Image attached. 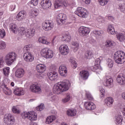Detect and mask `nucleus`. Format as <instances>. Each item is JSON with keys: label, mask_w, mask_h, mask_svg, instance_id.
<instances>
[{"label": "nucleus", "mask_w": 125, "mask_h": 125, "mask_svg": "<svg viewBox=\"0 0 125 125\" xmlns=\"http://www.w3.org/2000/svg\"><path fill=\"white\" fill-rule=\"evenodd\" d=\"M71 85L69 81L64 82H59L54 86L53 92L56 94H60L61 92L67 91L69 89V86Z\"/></svg>", "instance_id": "nucleus-1"}, {"label": "nucleus", "mask_w": 125, "mask_h": 125, "mask_svg": "<svg viewBox=\"0 0 125 125\" xmlns=\"http://www.w3.org/2000/svg\"><path fill=\"white\" fill-rule=\"evenodd\" d=\"M114 59L117 64H123L125 62V54L122 51H118L114 53Z\"/></svg>", "instance_id": "nucleus-2"}, {"label": "nucleus", "mask_w": 125, "mask_h": 125, "mask_svg": "<svg viewBox=\"0 0 125 125\" xmlns=\"http://www.w3.org/2000/svg\"><path fill=\"white\" fill-rule=\"evenodd\" d=\"M16 57H17V55L15 52H10L6 55L4 59L7 65L8 66L12 65L16 61Z\"/></svg>", "instance_id": "nucleus-3"}, {"label": "nucleus", "mask_w": 125, "mask_h": 125, "mask_svg": "<svg viewBox=\"0 0 125 125\" xmlns=\"http://www.w3.org/2000/svg\"><path fill=\"white\" fill-rule=\"evenodd\" d=\"M20 33L22 35H25L27 38H33L35 36V29H25L24 28H21L20 29Z\"/></svg>", "instance_id": "nucleus-4"}, {"label": "nucleus", "mask_w": 125, "mask_h": 125, "mask_svg": "<svg viewBox=\"0 0 125 125\" xmlns=\"http://www.w3.org/2000/svg\"><path fill=\"white\" fill-rule=\"evenodd\" d=\"M21 117L22 119H28L30 121L37 120V114L34 112H24L22 113Z\"/></svg>", "instance_id": "nucleus-5"}, {"label": "nucleus", "mask_w": 125, "mask_h": 125, "mask_svg": "<svg viewBox=\"0 0 125 125\" xmlns=\"http://www.w3.org/2000/svg\"><path fill=\"white\" fill-rule=\"evenodd\" d=\"M75 14L82 18H85L87 16V11L83 7H79L77 8V10L75 12Z\"/></svg>", "instance_id": "nucleus-6"}, {"label": "nucleus", "mask_w": 125, "mask_h": 125, "mask_svg": "<svg viewBox=\"0 0 125 125\" xmlns=\"http://www.w3.org/2000/svg\"><path fill=\"white\" fill-rule=\"evenodd\" d=\"M3 120L4 123L7 125H13L14 124V118L10 114H5Z\"/></svg>", "instance_id": "nucleus-7"}, {"label": "nucleus", "mask_w": 125, "mask_h": 125, "mask_svg": "<svg viewBox=\"0 0 125 125\" xmlns=\"http://www.w3.org/2000/svg\"><path fill=\"white\" fill-rule=\"evenodd\" d=\"M78 32L80 36L84 37L90 33V29L88 27L81 26L78 29Z\"/></svg>", "instance_id": "nucleus-8"}, {"label": "nucleus", "mask_w": 125, "mask_h": 125, "mask_svg": "<svg viewBox=\"0 0 125 125\" xmlns=\"http://www.w3.org/2000/svg\"><path fill=\"white\" fill-rule=\"evenodd\" d=\"M54 6L57 9L61 7V6L65 8L68 6V2L62 0H56Z\"/></svg>", "instance_id": "nucleus-9"}, {"label": "nucleus", "mask_w": 125, "mask_h": 125, "mask_svg": "<svg viewBox=\"0 0 125 125\" xmlns=\"http://www.w3.org/2000/svg\"><path fill=\"white\" fill-rule=\"evenodd\" d=\"M23 59L25 62H33L34 61V55L32 53L27 52L23 54Z\"/></svg>", "instance_id": "nucleus-10"}, {"label": "nucleus", "mask_w": 125, "mask_h": 125, "mask_svg": "<svg viewBox=\"0 0 125 125\" xmlns=\"http://www.w3.org/2000/svg\"><path fill=\"white\" fill-rule=\"evenodd\" d=\"M42 27L44 31H50L53 28V23L46 21L43 22L42 24Z\"/></svg>", "instance_id": "nucleus-11"}, {"label": "nucleus", "mask_w": 125, "mask_h": 125, "mask_svg": "<svg viewBox=\"0 0 125 125\" xmlns=\"http://www.w3.org/2000/svg\"><path fill=\"white\" fill-rule=\"evenodd\" d=\"M47 76L50 81H56L58 79V73L55 70L52 71L47 73Z\"/></svg>", "instance_id": "nucleus-12"}, {"label": "nucleus", "mask_w": 125, "mask_h": 125, "mask_svg": "<svg viewBox=\"0 0 125 125\" xmlns=\"http://www.w3.org/2000/svg\"><path fill=\"white\" fill-rule=\"evenodd\" d=\"M41 5L43 9H48L51 7V1L49 0H43Z\"/></svg>", "instance_id": "nucleus-13"}, {"label": "nucleus", "mask_w": 125, "mask_h": 125, "mask_svg": "<svg viewBox=\"0 0 125 125\" xmlns=\"http://www.w3.org/2000/svg\"><path fill=\"white\" fill-rule=\"evenodd\" d=\"M117 82L121 85H125V75L123 73L119 74L117 78Z\"/></svg>", "instance_id": "nucleus-14"}, {"label": "nucleus", "mask_w": 125, "mask_h": 125, "mask_svg": "<svg viewBox=\"0 0 125 125\" xmlns=\"http://www.w3.org/2000/svg\"><path fill=\"white\" fill-rule=\"evenodd\" d=\"M59 51L62 55H67L69 53V48L66 45H62L59 48Z\"/></svg>", "instance_id": "nucleus-15"}, {"label": "nucleus", "mask_w": 125, "mask_h": 125, "mask_svg": "<svg viewBox=\"0 0 125 125\" xmlns=\"http://www.w3.org/2000/svg\"><path fill=\"white\" fill-rule=\"evenodd\" d=\"M30 89L32 92L34 93H42V89L37 84H32L30 86Z\"/></svg>", "instance_id": "nucleus-16"}, {"label": "nucleus", "mask_w": 125, "mask_h": 125, "mask_svg": "<svg viewBox=\"0 0 125 125\" xmlns=\"http://www.w3.org/2000/svg\"><path fill=\"white\" fill-rule=\"evenodd\" d=\"M26 16L27 14L26 13V11H20L17 15V20H18V21H22L24 19H26Z\"/></svg>", "instance_id": "nucleus-17"}, {"label": "nucleus", "mask_w": 125, "mask_h": 125, "mask_svg": "<svg viewBox=\"0 0 125 125\" xmlns=\"http://www.w3.org/2000/svg\"><path fill=\"white\" fill-rule=\"evenodd\" d=\"M1 88L2 89L3 91L6 95H11L12 91L11 90L10 88L7 87V85L5 83H3L0 86Z\"/></svg>", "instance_id": "nucleus-18"}, {"label": "nucleus", "mask_w": 125, "mask_h": 125, "mask_svg": "<svg viewBox=\"0 0 125 125\" xmlns=\"http://www.w3.org/2000/svg\"><path fill=\"white\" fill-rule=\"evenodd\" d=\"M114 80L112 78H106L104 83V86H107L109 88L114 86Z\"/></svg>", "instance_id": "nucleus-19"}, {"label": "nucleus", "mask_w": 125, "mask_h": 125, "mask_svg": "<svg viewBox=\"0 0 125 125\" xmlns=\"http://www.w3.org/2000/svg\"><path fill=\"white\" fill-rule=\"evenodd\" d=\"M59 72L62 77H66L67 76V68L65 65H62L60 66Z\"/></svg>", "instance_id": "nucleus-20"}, {"label": "nucleus", "mask_w": 125, "mask_h": 125, "mask_svg": "<svg viewBox=\"0 0 125 125\" xmlns=\"http://www.w3.org/2000/svg\"><path fill=\"white\" fill-rule=\"evenodd\" d=\"M66 19H67L66 15L63 14H59L57 16V21L58 23H60L59 24H61V23L64 24L66 21Z\"/></svg>", "instance_id": "nucleus-21"}, {"label": "nucleus", "mask_w": 125, "mask_h": 125, "mask_svg": "<svg viewBox=\"0 0 125 125\" xmlns=\"http://www.w3.org/2000/svg\"><path fill=\"white\" fill-rule=\"evenodd\" d=\"M84 106L86 110H94L96 108L95 104L91 102H85Z\"/></svg>", "instance_id": "nucleus-22"}, {"label": "nucleus", "mask_w": 125, "mask_h": 125, "mask_svg": "<svg viewBox=\"0 0 125 125\" xmlns=\"http://www.w3.org/2000/svg\"><path fill=\"white\" fill-rule=\"evenodd\" d=\"M36 70L38 73H41L42 74L46 70V66L44 64H38L36 66Z\"/></svg>", "instance_id": "nucleus-23"}, {"label": "nucleus", "mask_w": 125, "mask_h": 125, "mask_svg": "<svg viewBox=\"0 0 125 125\" xmlns=\"http://www.w3.org/2000/svg\"><path fill=\"white\" fill-rule=\"evenodd\" d=\"M24 74H25L24 69L22 68H19L16 71L15 76L19 78H22V77L24 76Z\"/></svg>", "instance_id": "nucleus-24"}, {"label": "nucleus", "mask_w": 125, "mask_h": 125, "mask_svg": "<svg viewBox=\"0 0 125 125\" xmlns=\"http://www.w3.org/2000/svg\"><path fill=\"white\" fill-rule=\"evenodd\" d=\"M104 103L107 107H112L113 106V103H114V99L110 97L106 98L104 100Z\"/></svg>", "instance_id": "nucleus-25"}, {"label": "nucleus", "mask_w": 125, "mask_h": 125, "mask_svg": "<svg viewBox=\"0 0 125 125\" xmlns=\"http://www.w3.org/2000/svg\"><path fill=\"white\" fill-rule=\"evenodd\" d=\"M14 93L15 95L21 96V95H24L25 92L22 88H16L14 90Z\"/></svg>", "instance_id": "nucleus-26"}, {"label": "nucleus", "mask_w": 125, "mask_h": 125, "mask_svg": "<svg viewBox=\"0 0 125 125\" xmlns=\"http://www.w3.org/2000/svg\"><path fill=\"white\" fill-rule=\"evenodd\" d=\"M80 75L83 80H87L88 78L89 73L86 70H83L81 71Z\"/></svg>", "instance_id": "nucleus-27"}, {"label": "nucleus", "mask_w": 125, "mask_h": 125, "mask_svg": "<svg viewBox=\"0 0 125 125\" xmlns=\"http://www.w3.org/2000/svg\"><path fill=\"white\" fill-rule=\"evenodd\" d=\"M9 28L10 30L14 34H17V25L16 24L12 23L9 24Z\"/></svg>", "instance_id": "nucleus-28"}, {"label": "nucleus", "mask_w": 125, "mask_h": 125, "mask_svg": "<svg viewBox=\"0 0 125 125\" xmlns=\"http://www.w3.org/2000/svg\"><path fill=\"white\" fill-rule=\"evenodd\" d=\"M115 123L117 125H122V122H123V117L122 115L119 114L115 116Z\"/></svg>", "instance_id": "nucleus-29"}, {"label": "nucleus", "mask_w": 125, "mask_h": 125, "mask_svg": "<svg viewBox=\"0 0 125 125\" xmlns=\"http://www.w3.org/2000/svg\"><path fill=\"white\" fill-rule=\"evenodd\" d=\"M66 114L69 117H74L77 115V110L75 109H68L66 111Z\"/></svg>", "instance_id": "nucleus-30"}, {"label": "nucleus", "mask_w": 125, "mask_h": 125, "mask_svg": "<svg viewBox=\"0 0 125 125\" xmlns=\"http://www.w3.org/2000/svg\"><path fill=\"white\" fill-rule=\"evenodd\" d=\"M92 55H93L92 51L90 50H88L85 52L84 58H85V59H90L92 57Z\"/></svg>", "instance_id": "nucleus-31"}, {"label": "nucleus", "mask_w": 125, "mask_h": 125, "mask_svg": "<svg viewBox=\"0 0 125 125\" xmlns=\"http://www.w3.org/2000/svg\"><path fill=\"white\" fill-rule=\"evenodd\" d=\"M117 38L119 42H124L125 40V33H118L117 35Z\"/></svg>", "instance_id": "nucleus-32"}, {"label": "nucleus", "mask_w": 125, "mask_h": 125, "mask_svg": "<svg viewBox=\"0 0 125 125\" xmlns=\"http://www.w3.org/2000/svg\"><path fill=\"white\" fill-rule=\"evenodd\" d=\"M55 119H56V118L53 115L48 117L46 119V124H51V123H52L53 121H55Z\"/></svg>", "instance_id": "nucleus-33"}, {"label": "nucleus", "mask_w": 125, "mask_h": 125, "mask_svg": "<svg viewBox=\"0 0 125 125\" xmlns=\"http://www.w3.org/2000/svg\"><path fill=\"white\" fill-rule=\"evenodd\" d=\"M39 15V10L35 9L32 10L29 12V15L31 17V18L33 17H35L36 16H38Z\"/></svg>", "instance_id": "nucleus-34"}, {"label": "nucleus", "mask_w": 125, "mask_h": 125, "mask_svg": "<svg viewBox=\"0 0 125 125\" xmlns=\"http://www.w3.org/2000/svg\"><path fill=\"white\" fill-rule=\"evenodd\" d=\"M115 45V42L110 40H107L105 43V47H112Z\"/></svg>", "instance_id": "nucleus-35"}, {"label": "nucleus", "mask_w": 125, "mask_h": 125, "mask_svg": "<svg viewBox=\"0 0 125 125\" xmlns=\"http://www.w3.org/2000/svg\"><path fill=\"white\" fill-rule=\"evenodd\" d=\"M69 62L71 63V64H72V66L74 69L77 68V65L78 64H77V62H76V59H75V58L73 57H71L69 59Z\"/></svg>", "instance_id": "nucleus-36"}, {"label": "nucleus", "mask_w": 125, "mask_h": 125, "mask_svg": "<svg viewBox=\"0 0 125 125\" xmlns=\"http://www.w3.org/2000/svg\"><path fill=\"white\" fill-rule=\"evenodd\" d=\"M62 41L69 42L71 41V36L68 34H64L63 36H62Z\"/></svg>", "instance_id": "nucleus-37"}, {"label": "nucleus", "mask_w": 125, "mask_h": 125, "mask_svg": "<svg viewBox=\"0 0 125 125\" xmlns=\"http://www.w3.org/2000/svg\"><path fill=\"white\" fill-rule=\"evenodd\" d=\"M32 49V44H30L25 46L23 48V52L26 53V52H30V50Z\"/></svg>", "instance_id": "nucleus-38"}, {"label": "nucleus", "mask_w": 125, "mask_h": 125, "mask_svg": "<svg viewBox=\"0 0 125 125\" xmlns=\"http://www.w3.org/2000/svg\"><path fill=\"white\" fill-rule=\"evenodd\" d=\"M107 31L111 35H115V34H116V32H115V28H114V27H113V25H112L108 26Z\"/></svg>", "instance_id": "nucleus-39"}, {"label": "nucleus", "mask_w": 125, "mask_h": 125, "mask_svg": "<svg viewBox=\"0 0 125 125\" xmlns=\"http://www.w3.org/2000/svg\"><path fill=\"white\" fill-rule=\"evenodd\" d=\"M39 42L42 43H44V44H49V42L46 41L45 37H40L39 39Z\"/></svg>", "instance_id": "nucleus-40"}, {"label": "nucleus", "mask_w": 125, "mask_h": 125, "mask_svg": "<svg viewBox=\"0 0 125 125\" xmlns=\"http://www.w3.org/2000/svg\"><path fill=\"white\" fill-rule=\"evenodd\" d=\"M72 44L73 47V49L74 52L77 51L78 49H79V47L80 46V44L77 42H72Z\"/></svg>", "instance_id": "nucleus-41"}, {"label": "nucleus", "mask_w": 125, "mask_h": 125, "mask_svg": "<svg viewBox=\"0 0 125 125\" xmlns=\"http://www.w3.org/2000/svg\"><path fill=\"white\" fill-rule=\"evenodd\" d=\"M48 51V49L47 48H44L41 51V55L42 57L44 58H46L47 55V52Z\"/></svg>", "instance_id": "nucleus-42"}, {"label": "nucleus", "mask_w": 125, "mask_h": 125, "mask_svg": "<svg viewBox=\"0 0 125 125\" xmlns=\"http://www.w3.org/2000/svg\"><path fill=\"white\" fill-rule=\"evenodd\" d=\"M10 68L9 67H5L3 69V73L4 76H8L10 72Z\"/></svg>", "instance_id": "nucleus-43"}, {"label": "nucleus", "mask_w": 125, "mask_h": 125, "mask_svg": "<svg viewBox=\"0 0 125 125\" xmlns=\"http://www.w3.org/2000/svg\"><path fill=\"white\" fill-rule=\"evenodd\" d=\"M119 7L120 11L125 13V3H120L119 4Z\"/></svg>", "instance_id": "nucleus-44"}, {"label": "nucleus", "mask_w": 125, "mask_h": 125, "mask_svg": "<svg viewBox=\"0 0 125 125\" xmlns=\"http://www.w3.org/2000/svg\"><path fill=\"white\" fill-rule=\"evenodd\" d=\"M104 33V32L102 30H95L93 31V33L94 35H96V36H102V35H103Z\"/></svg>", "instance_id": "nucleus-45"}, {"label": "nucleus", "mask_w": 125, "mask_h": 125, "mask_svg": "<svg viewBox=\"0 0 125 125\" xmlns=\"http://www.w3.org/2000/svg\"><path fill=\"white\" fill-rule=\"evenodd\" d=\"M12 112L15 114H20V110L16 106H13L12 107Z\"/></svg>", "instance_id": "nucleus-46"}, {"label": "nucleus", "mask_w": 125, "mask_h": 125, "mask_svg": "<svg viewBox=\"0 0 125 125\" xmlns=\"http://www.w3.org/2000/svg\"><path fill=\"white\" fill-rule=\"evenodd\" d=\"M107 66H108L109 68H112L113 66H114V62L113 60L111 59H108L107 62Z\"/></svg>", "instance_id": "nucleus-47"}, {"label": "nucleus", "mask_w": 125, "mask_h": 125, "mask_svg": "<svg viewBox=\"0 0 125 125\" xmlns=\"http://www.w3.org/2000/svg\"><path fill=\"white\" fill-rule=\"evenodd\" d=\"M70 99H71V96H70L69 94H67L66 96L62 100V101L63 103H66V102L70 101Z\"/></svg>", "instance_id": "nucleus-48"}, {"label": "nucleus", "mask_w": 125, "mask_h": 125, "mask_svg": "<svg viewBox=\"0 0 125 125\" xmlns=\"http://www.w3.org/2000/svg\"><path fill=\"white\" fill-rule=\"evenodd\" d=\"M53 57V51L48 50L46 58H52Z\"/></svg>", "instance_id": "nucleus-49"}, {"label": "nucleus", "mask_w": 125, "mask_h": 125, "mask_svg": "<svg viewBox=\"0 0 125 125\" xmlns=\"http://www.w3.org/2000/svg\"><path fill=\"white\" fill-rule=\"evenodd\" d=\"M100 97L101 98H103L104 96H105V89L103 88H101L100 89Z\"/></svg>", "instance_id": "nucleus-50"}, {"label": "nucleus", "mask_w": 125, "mask_h": 125, "mask_svg": "<svg viewBox=\"0 0 125 125\" xmlns=\"http://www.w3.org/2000/svg\"><path fill=\"white\" fill-rule=\"evenodd\" d=\"M43 109H44V104H42L36 107V110H37V111H42Z\"/></svg>", "instance_id": "nucleus-51"}, {"label": "nucleus", "mask_w": 125, "mask_h": 125, "mask_svg": "<svg viewBox=\"0 0 125 125\" xmlns=\"http://www.w3.org/2000/svg\"><path fill=\"white\" fill-rule=\"evenodd\" d=\"M5 47H6V44L4 42H0V49H5Z\"/></svg>", "instance_id": "nucleus-52"}, {"label": "nucleus", "mask_w": 125, "mask_h": 125, "mask_svg": "<svg viewBox=\"0 0 125 125\" xmlns=\"http://www.w3.org/2000/svg\"><path fill=\"white\" fill-rule=\"evenodd\" d=\"M109 0H98V1L100 2L101 5H106V3H108Z\"/></svg>", "instance_id": "nucleus-53"}, {"label": "nucleus", "mask_w": 125, "mask_h": 125, "mask_svg": "<svg viewBox=\"0 0 125 125\" xmlns=\"http://www.w3.org/2000/svg\"><path fill=\"white\" fill-rule=\"evenodd\" d=\"M5 31L4 29H0V38H4L5 37Z\"/></svg>", "instance_id": "nucleus-54"}, {"label": "nucleus", "mask_w": 125, "mask_h": 125, "mask_svg": "<svg viewBox=\"0 0 125 125\" xmlns=\"http://www.w3.org/2000/svg\"><path fill=\"white\" fill-rule=\"evenodd\" d=\"M30 3L32 5H34V6H36L38 5V3H39V0H32Z\"/></svg>", "instance_id": "nucleus-55"}, {"label": "nucleus", "mask_w": 125, "mask_h": 125, "mask_svg": "<svg viewBox=\"0 0 125 125\" xmlns=\"http://www.w3.org/2000/svg\"><path fill=\"white\" fill-rule=\"evenodd\" d=\"M86 97H87V99L89 100H93V97L89 92L86 93Z\"/></svg>", "instance_id": "nucleus-56"}, {"label": "nucleus", "mask_w": 125, "mask_h": 125, "mask_svg": "<svg viewBox=\"0 0 125 125\" xmlns=\"http://www.w3.org/2000/svg\"><path fill=\"white\" fill-rule=\"evenodd\" d=\"M97 20L98 22H99L100 23H104V22H105V19H104L103 17L101 16H99Z\"/></svg>", "instance_id": "nucleus-57"}, {"label": "nucleus", "mask_w": 125, "mask_h": 125, "mask_svg": "<svg viewBox=\"0 0 125 125\" xmlns=\"http://www.w3.org/2000/svg\"><path fill=\"white\" fill-rule=\"evenodd\" d=\"M97 69H98V66L97 65L92 66L90 67V69L91 70V71H93V72H95Z\"/></svg>", "instance_id": "nucleus-58"}, {"label": "nucleus", "mask_w": 125, "mask_h": 125, "mask_svg": "<svg viewBox=\"0 0 125 125\" xmlns=\"http://www.w3.org/2000/svg\"><path fill=\"white\" fill-rule=\"evenodd\" d=\"M100 62H101V61L100 60V59L98 58L96 60L95 64L98 67V65H100Z\"/></svg>", "instance_id": "nucleus-59"}, {"label": "nucleus", "mask_w": 125, "mask_h": 125, "mask_svg": "<svg viewBox=\"0 0 125 125\" xmlns=\"http://www.w3.org/2000/svg\"><path fill=\"white\" fill-rule=\"evenodd\" d=\"M4 62V61H3V59H1L0 60V68H2V67H3Z\"/></svg>", "instance_id": "nucleus-60"}, {"label": "nucleus", "mask_w": 125, "mask_h": 125, "mask_svg": "<svg viewBox=\"0 0 125 125\" xmlns=\"http://www.w3.org/2000/svg\"><path fill=\"white\" fill-rule=\"evenodd\" d=\"M89 42L90 43H95V40L92 38H89Z\"/></svg>", "instance_id": "nucleus-61"}, {"label": "nucleus", "mask_w": 125, "mask_h": 125, "mask_svg": "<svg viewBox=\"0 0 125 125\" xmlns=\"http://www.w3.org/2000/svg\"><path fill=\"white\" fill-rule=\"evenodd\" d=\"M83 2H84L85 4H89L91 0H82Z\"/></svg>", "instance_id": "nucleus-62"}, {"label": "nucleus", "mask_w": 125, "mask_h": 125, "mask_svg": "<svg viewBox=\"0 0 125 125\" xmlns=\"http://www.w3.org/2000/svg\"><path fill=\"white\" fill-rule=\"evenodd\" d=\"M15 7H16V6L15 5H11L10 6V10L11 11H13V10H14V9H15Z\"/></svg>", "instance_id": "nucleus-63"}, {"label": "nucleus", "mask_w": 125, "mask_h": 125, "mask_svg": "<svg viewBox=\"0 0 125 125\" xmlns=\"http://www.w3.org/2000/svg\"><path fill=\"white\" fill-rule=\"evenodd\" d=\"M56 98V96H51L50 98V100L51 101H54V100H55Z\"/></svg>", "instance_id": "nucleus-64"}]
</instances>
